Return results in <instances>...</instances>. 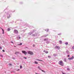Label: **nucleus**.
<instances>
[{"instance_id": "nucleus-19", "label": "nucleus", "mask_w": 74, "mask_h": 74, "mask_svg": "<svg viewBox=\"0 0 74 74\" xmlns=\"http://www.w3.org/2000/svg\"><path fill=\"white\" fill-rule=\"evenodd\" d=\"M68 42H66V43H65V44L66 45H68Z\"/></svg>"}, {"instance_id": "nucleus-27", "label": "nucleus", "mask_w": 74, "mask_h": 74, "mask_svg": "<svg viewBox=\"0 0 74 74\" xmlns=\"http://www.w3.org/2000/svg\"><path fill=\"white\" fill-rule=\"evenodd\" d=\"M10 42L12 43V44H14V42H12L11 41V42Z\"/></svg>"}, {"instance_id": "nucleus-23", "label": "nucleus", "mask_w": 74, "mask_h": 74, "mask_svg": "<svg viewBox=\"0 0 74 74\" xmlns=\"http://www.w3.org/2000/svg\"><path fill=\"white\" fill-rule=\"evenodd\" d=\"M2 51H3V52H5V50H2Z\"/></svg>"}, {"instance_id": "nucleus-22", "label": "nucleus", "mask_w": 74, "mask_h": 74, "mask_svg": "<svg viewBox=\"0 0 74 74\" xmlns=\"http://www.w3.org/2000/svg\"><path fill=\"white\" fill-rule=\"evenodd\" d=\"M32 36H35V35L34 34H33V35H32Z\"/></svg>"}, {"instance_id": "nucleus-35", "label": "nucleus", "mask_w": 74, "mask_h": 74, "mask_svg": "<svg viewBox=\"0 0 74 74\" xmlns=\"http://www.w3.org/2000/svg\"><path fill=\"white\" fill-rule=\"evenodd\" d=\"M58 35H61V34H59Z\"/></svg>"}, {"instance_id": "nucleus-7", "label": "nucleus", "mask_w": 74, "mask_h": 74, "mask_svg": "<svg viewBox=\"0 0 74 74\" xmlns=\"http://www.w3.org/2000/svg\"><path fill=\"white\" fill-rule=\"evenodd\" d=\"M55 48H56V49H57H57H60V47H59L58 46H55Z\"/></svg>"}, {"instance_id": "nucleus-34", "label": "nucleus", "mask_w": 74, "mask_h": 74, "mask_svg": "<svg viewBox=\"0 0 74 74\" xmlns=\"http://www.w3.org/2000/svg\"><path fill=\"white\" fill-rule=\"evenodd\" d=\"M19 38L20 39H21V37H19Z\"/></svg>"}, {"instance_id": "nucleus-2", "label": "nucleus", "mask_w": 74, "mask_h": 74, "mask_svg": "<svg viewBox=\"0 0 74 74\" xmlns=\"http://www.w3.org/2000/svg\"><path fill=\"white\" fill-rule=\"evenodd\" d=\"M27 53L29 54H30V55H33L34 53L32 52H31L30 51H27Z\"/></svg>"}, {"instance_id": "nucleus-13", "label": "nucleus", "mask_w": 74, "mask_h": 74, "mask_svg": "<svg viewBox=\"0 0 74 74\" xmlns=\"http://www.w3.org/2000/svg\"><path fill=\"white\" fill-rule=\"evenodd\" d=\"M19 53V52H16L15 53V54H18Z\"/></svg>"}, {"instance_id": "nucleus-21", "label": "nucleus", "mask_w": 74, "mask_h": 74, "mask_svg": "<svg viewBox=\"0 0 74 74\" xmlns=\"http://www.w3.org/2000/svg\"><path fill=\"white\" fill-rule=\"evenodd\" d=\"M62 74H66V73H63V72H62Z\"/></svg>"}, {"instance_id": "nucleus-1", "label": "nucleus", "mask_w": 74, "mask_h": 74, "mask_svg": "<svg viewBox=\"0 0 74 74\" xmlns=\"http://www.w3.org/2000/svg\"><path fill=\"white\" fill-rule=\"evenodd\" d=\"M59 64L61 66H64V63L62 61H60L59 62Z\"/></svg>"}, {"instance_id": "nucleus-30", "label": "nucleus", "mask_w": 74, "mask_h": 74, "mask_svg": "<svg viewBox=\"0 0 74 74\" xmlns=\"http://www.w3.org/2000/svg\"><path fill=\"white\" fill-rule=\"evenodd\" d=\"M68 57H69L70 56V55H68L67 56Z\"/></svg>"}, {"instance_id": "nucleus-16", "label": "nucleus", "mask_w": 74, "mask_h": 74, "mask_svg": "<svg viewBox=\"0 0 74 74\" xmlns=\"http://www.w3.org/2000/svg\"><path fill=\"white\" fill-rule=\"evenodd\" d=\"M45 53L47 54L48 53V51H46V52Z\"/></svg>"}, {"instance_id": "nucleus-14", "label": "nucleus", "mask_w": 74, "mask_h": 74, "mask_svg": "<svg viewBox=\"0 0 74 74\" xmlns=\"http://www.w3.org/2000/svg\"><path fill=\"white\" fill-rule=\"evenodd\" d=\"M37 60V61H43L42 60H38V59H37V60Z\"/></svg>"}, {"instance_id": "nucleus-38", "label": "nucleus", "mask_w": 74, "mask_h": 74, "mask_svg": "<svg viewBox=\"0 0 74 74\" xmlns=\"http://www.w3.org/2000/svg\"><path fill=\"white\" fill-rule=\"evenodd\" d=\"M30 35H31V34H30Z\"/></svg>"}, {"instance_id": "nucleus-28", "label": "nucleus", "mask_w": 74, "mask_h": 74, "mask_svg": "<svg viewBox=\"0 0 74 74\" xmlns=\"http://www.w3.org/2000/svg\"><path fill=\"white\" fill-rule=\"evenodd\" d=\"M35 45L34 44H33V47H35Z\"/></svg>"}, {"instance_id": "nucleus-29", "label": "nucleus", "mask_w": 74, "mask_h": 74, "mask_svg": "<svg viewBox=\"0 0 74 74\" xmlns=\"http://www.w3.org/2000/svg\"><path fill=\"white\" fill-rule=\"evenodd\" d=\"M47 36H44V37H47Z\"/></svg>"}, {"instance_id": "nucleus-20", "label": "nucleus", "mask_w": 74, "mask_h": 74, "mask_svg": "<svg viewBox=\"0 0 74 74\" xmlns=\"http://www.w3.org/2000/svg\"><path fill=\"white\" fill-rule=\"evenodd\" d=\"M48 57L49 58H51V56H48Z\"/></svg>"}, {"instance_id": "nucleus-17", "label": "nucleus", "mask_w": 74, "mask_h": 74, "mask_svg": "<svg viewBox=\"0 0 74 74\" xmlns=\"http://www.w3.org/2000/svg\"><path fill=\"white\" fill-rule=\"evenodd\" d=\"M22 45V43H20V44H18V45Z\"/></svg>"}, {"instance_id": "nucleus-37", "label": "nucleus", "mask_w": 74, "mask_h": 74, "mask_svg": "<svg viewBox=\"0 0 74 74\" xmlns=\"http://www.w3.org/2000/svg\"><path fill=\"white\" fill-rule=\"evenodd\" d=\"M14 47H16L15 46H14Z\"/></svg>"}, {"instance_id": "nucleus-26", "label": "nucleus", "mask_w": 74, "mask_h": 74, "mask_svg": "<svg viewBox=\"0 0 74 74\" xmlns=\"http://www.w3.org/2000/svg\"><path fill=\"white\" fill-rule=\"evenodd\" d=\"M0 49H2L1 47V46H0Z\"/></svg>"}, {"instance_id": "nucleus-15", "label": "nucleus", "mask_w": 74, "mask_h": 74, "mask_svg": "<svg viewBox=\"0 0 74 74\" xmlns=\"http://www.w3.org/2000/svg\"><path fill=\"white\" fill-rule=\"evenodd\" d=\"M35 64H38V63L37 62H36V61H35Z\"/></svg>"}, {"instance_id": "nucleus-24", "label": "nucleus", "mask_w": 74, "mask_h": 74, "mask_svg": "<svg viewBox=\"0 0 74 74\" xmlns=\"http://www.w3.org/2000/svg\"><path fill=\"white\" fill-rule=\"evenodd\" d=\"M22 66H20V69H21V68H22Z\"/></svg>"}, {"instance_id": "nucleus-10", "label": "nucleus", "mask_w": 74, "mask_h": 74, "mask_svg": "<svg viewBox=\"0 0 74 74\" xmlns=\"http://www.w3.org/2000/svg\"><path fill=\"white\" fill-rule=\"evenodd\" d=\"M59 42L60 44L62 43V41H61V40L59 41Z\"/></svg>"}, {"instance_id": "nucleus-25", "label": "nucleus", "mask_w": 74, "mask_h": 74, "mask_svg": "<svg viewBox=\"0 0 74 74\" xmlns=\"http://www.w3.org/2000/svg\"><path fill=\"white\" fill-rule=\"evenodd\" d=\"M72 49H74V46L73 47Z\"/></svg>"}, {"instance_id": "nucleus-33", "label": "nucleus", "mask_w": 74, "mask_h": 74, "mask_svg": "<svg viewBox=\"0 0 74 74\" xmlns=\"http://www.w3.org/2000/svg\"><path fill=\"white\" fill-rule=\"evenodd\" d=\"M35 74H38V73H35Z\"/></svg>"}, {"instance_id": "nucleus-9", "label": "nucleus", "mask_w": 74, "mask_h": 74, "mask_svg": "<svg viewBox=\"0 0 74 74\" xmlns=\"http://www.w3.org/2000/svg\"><path fill=\"white\" fill-rule=\"evenodd\" d=\"M48 40V39L47 38V39L45 38L44 39V41H45L46 40Z\"/></svg>"}, {"instance_id": "nucleus-4", "label": "nucleus", "mask_w": 74, "mask_h": 74, "mask_svg": "<svg viewBox=\"0 0 74 74\" xmlns=\"http://www.w3.org/2000/svg\"><path fill=\"white\" fill-rule=\"evenodd\" d=\"M14 32L16 34H18V31L16 29H14Z\"/></svg>"}, {"instance_id": "nucleus-11", "label": "nucleus", "mask_w": 74, "mask_h": 74, "mask_svg": "<svg viewBox=\"0 0 74 74\" xmlns=\"http://www.w3.org/2000/svg\"><path fill=\"white\" fill-rule=\"evenodd\" d=\"M10 30H11V29H10V28H8V31H10Z\"/></svg>"}, {"instance_id": "nucleus-31", "label": "nucleus", "mask_w": 74, "mask_h": 74, "mask_svg": "<svg viewBox=\"0 0 74 74\" xmlns=\"http://www.w3.org/2000/svg\"><path fill=\"white\" fill-rule=\"evenodd\" d=\"M24 58H25V59H27V58L26 57H24Z\"/></svg>"}, {"instance_id": "nucleus-12", "label": "nucleus", "mask_w": 74, "mask_h": 74, "mask_svg": "<svg viewBox=\"0 0 74 74\" xmlns=\"http://www.w3.org/2000/svg\"><path fill=\"white\" fill-rule=\"evenodd\" d=\"M66 53H67V54H69V51H66Z\"/></svg>"}, {"instance_id": "nucleus-6", "label": "nucleus", "mask_w": 74, "mask_h": 74, "mask_svg": "<svg viewBox=\"0 0 74 74\" xmlns=\"http://www.w3.org/2000/svg\"><path fill=\"white\" fill-rule=\"evenodd\" d=\"M38 69H39L41 71H42V72H44V73H45V71H44L43 70H42L41 69L39 66H38Z\"/></svg>"}, {"instance_id": "nucleus-32", "label": "nucleus", "mask_w": 74, "mask_h": 74, "mask_svg": "<svg viewBox=\"0 0 74 74\" xmlns=\"http://www.w3.org/2000/svg\"><path fill=\"white\" fill-rule=\"evenodd\" d=\"M45 50H44V51H43V52H45Z\"/></svg>"}, {"instance_id": "nucleus-3", "label": "nucleus", "mask_w": 74, "mask_h": 74, "mask_svg": "<svg viewBox=\"0 0 74 74\" xmlns=\"http://www.w3.org/2000/svg\"><path fill=\"white\" fill-rule=\"evenodd\" d=\"M22 52L25 55H26L27 54V52L25 51H22Z\"/></svg>"}, {"instance_id": "nucleus-8", "label": "nucleus", "mask_w": 74, "mask_h": 74, "mask_svg": "<svg viewBox=\"0 0 74 74\" xmlns=\"http://www.w3.org/2000/svg\"><path fill=\"white\" fill-rule=\"evenodd\" d=\"M2 29V31H3V34H4V30L3 29H2Z\"/></svg>"}, {"instance_id": "nucleus-18", "label": "nucleus", "mask_w": 74, "mask_h": 74, "mask_svg": "<svg viewBox=\"0 0 74 74\" xmlns=\"http://www.w3.org/2000/svg\"><path fill=\"white\" fill-rule=\"evenodd\" d=\"M64 61L65 62H66V58H64Z\"/></svg>"}, {"instance_id": "nucleus-36", "label": "nucleus", "mask_w": 74, "mask_h": 74, "mask_svg": "<svg viewBox=\"0 0 74 74\" xmlns=\"http://www.w3.org/2000/svg\"><path fill=\"white\" fill-rule=\"evenodd\" d=\"M12 65V64H10V65Z\"/></svg>"}, {"instance_id": "nucleus-5", "label": "nucleus", "mask_w": 74, "mask_h": 74, "mask_svg": "<svg viewBox=\"0 0 74 74\" xmlns=\"http://www.w3.org/2000/svg\"><path fill=\"white\" fill-rule=\"evenodd\" d=\"M74 56H72V57L71 58H68V59L70 60H73L74 59Z\"/></svg>"}]
</instances>
